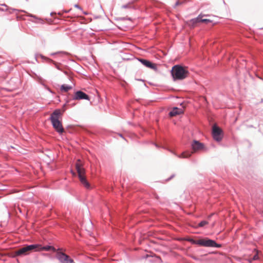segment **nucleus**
I'll return each instance as SVG.
<instances>
[{"mask_svg": "<svg viewBox=\"0 0 263 263\" xmlns=\"http://www.w3.org/2000/svg\"><path fill=\"white\" fill-rule=\"evenodd\" d=\"M123 8H128V6H127V5H124V6H123Z\"/></svg>", "mask_w": 263, "mask_h": 263, "instance_id": "obj_22", "label": "nucleus"}, {"mask_svg": "<svg viewBox=\"0 0 263 263\" xmlns=\"http://www.w3.org/2000/svg\"><path fill=\"white\" fill-rule=\"evenodd\" d=\"M73 100H89V96L84 92L79 90L76 91L72 97Z\"/></svg>", "mask_w": 263, "mask_h": 263, "instance_id": "obj_8", "label": "nucleus"}, {"mask_svg": "<svg viewBox=\"0 0 263 263\" xmlns=\"http://www.w3.org/2000/svg\"><path fill=\"white\" fill-rule=\"evenodd\" d=\"M138 60L146 67H148L151 69H155L156 68L155 65L148 60L143 59H138Z\"/></svg>", "mask_w": 263, "mask_h": 263, "instance_id": "obj_11", "label": "nucleus"}, {"mask_svg": "<svg viewBox=\"0 0 263 263\" xmlns=\"http://www.w3.org/2000/svg\"><path fill=\"white\" fill-rule=\"evenodd\" d=\"M174 176V175H172L170 178L168 179V180H169L170 179H171V178H172Z\"/></svg>", "mask_w": 263, "mask_h": 263, "instance_id": "obj_23", "label": "nucleus"}, {"mask_svg": "<svg viewBox=\"0 0 263 263\" xmlns=\"http://www.w3.org/2000/svg\"><path fill=\"white\" fill-rule=\"evenodd\" d=\"M71 173H72L73 174H74V173H73L72 171H71Z\"/></svg>", "mask_w": 263, "mask_h": 263, "instance_id": "obj_25", "label": "nucleus"}, {"mask_svg": "<svg viewBox=\"0 0 263 263\" xmlns=\"http://www.w3.org/2000/svg\"><path fill=\"white\" fill-rule=\"evenodd\" d=\"M57 258L61 263H74L72 259L62 252H58L57 254Z\"/></svg>", "mask_w": 263, "mask_h": 263, "instance_id": "obj_7", "label": "nucleus"}, {"mask_svg": "<svg viewBox=\"0 0 263 263\" xmlns=\"http://www.w3.org/2000/svg\"><path fill=\"white\" fill-rule=\"evenodd\" d=\"M171 73L175 80H183L187 77L188 71L182 66L176 65L173 67Z\"/></svg>", "mask_w": 263, "mask_h": 263, "instance_id": "obj_2", "label": "nucleus"}, {"mask_svg": "<svg viewBox=\"0 0 263 263\" xmlns=\"http://www.w3.org/2000/svg\"><path fill=\"white\" fill-rule=\"evenodd\" d=\"M198 245L205 247L220 248L221 245L217 243L215 241L208 238L199 239Z\"/></svg>", "mask_w": 263, "mask_h": 263, "instance_id": "obj_5", "label": "nucleus"}, {"mask_svg": "<svg viewBox=\"0 0 263 263\" xmlns=\"http://www.w3.org/2000/svg\"><path fill=\"white\" fill-rule=\"evenodd\" d=\"M181 3L179 1H177L175 4V7L180 5Z\"/></svg>", "mask_w": 263, "mask_h": 263, "instance_id": "obj_21", "label": "nucleus"}, {"mask_svg": "<svg viewBox=\"0 0 263 263\" xmlns=\"http://www.w3.org/2000/svg\"><path fill=\"white\" fill-rule=\"evenodd\" d=\"M66 53V52H65L59 51V52H57L52 53L50 54L51 55H54L62 54L63 53Z\"/></svg>", "mask_w": 263, "mask_h": 263, "instance_id": "obj_19", "label": "nucleus"}, {"mask_svg": "<svg viewBox=\"0 0 263 263\" xmlns=\"http://www.w3.org/2000/svg\"><path fill=\"white\" fill-rule=\"evenodd\" d=\"M183 112V110L181 108L177 107H174L173 109L170 112L169 115L171 117L175 116L177 115H180Z\"/></svg>", "mask_w": 263, "mask_h": 263, "instance_id": "obj_13", "label": "nucleus"}, {"mask_svg": "<svg viewBox=\"0 0 263 263\" xmlns=\"http://www.w3.org/2000/svg\"><path fill=\"white\" fill-rule=\"evenodd\" d=\"M61 115L60 110L56 109L51 114L50 117V120L53 128L60 134H61L64 132V128L62 123L59 119Z\"/></svg>", "mask_w": 263, "mask_h": 263, "instance_id": "obj_1", "label": "nucleus"}, {"mask_svg": "<svg viewBox=\"0 0 263 263\" xmlns=\"http://www.w3.org/2000/svg\"><path fill=\"white\" fill-rule=\"evenodd\" d=\"M212 135L215 140L219 142L222 139V131L219 127L214 125L213 127Z\"/></svg>", "mask_w": 263, "mask_h": 263, "instance_id": "obj_6", "label": "nucleus"}, {"mask_svg": "<svg viewBox=\"0 0 263 263\" xmlns=\"http://www.w3.org/2000/svg\"><path fill=\"white\" fill-rule=\"evenodd\" d=\"M133 56L132 55H125L124 57H122V59L124 60H129L132 59Z\"/></svg>", "mask_w": 263, "mask_h": 263, "instance_id": "obj_16", "label": "nucleus"}, {"mask_svg": "<svg viewBox=\"0 0 263 263\" xmlns=\"http://www.w3.org/2000/svg\"><path fill=\"white\" fill-rule=\"evenodd\" d=\"M258 258H259L258 257V254L257 253V254H256L255 255H254V256L253 257L252 259L253 260H257L258 259Z\"/></svg>", "mask_w": 263, "mask_h": 263, "instance_id": "obj_20", "label": "nucleus"}, {"mask_svg": "<svg viewBox=\"0 0 263 263\" xmlns=\"http://www.w3.org/2000/svg\"><path fill=\"white\" fill-rule=\"evenodd\" d=\"M36 245L39 246V247L35 249V251H41L43 250L45 251H49L50 250H53V251H55V249L54 247L50 246H47L45 247H42V246L40 244H36Z\"/></svg>", "mask_w": 263, "mask_h": 263, "instance_id": "obj_12", "label": "nucleus"}, {"mask_svg": "<svg viewBox=\"0 0 263 263\" xmlns=\"http://www.w3.org/2000/svg\"><path fill=\"white\" fill-rule=\"evenodd\" d=\"M208 223V222L206 221L203 220V221H201L200 223H199L198 226L199 227H202L204 226L205 225L207 224Z\"/></svg>", "mask_w": 263, "mask_h": 263, "instance_id": "obj_18", "label": "nucleus"}, {"mask_svg": "<svg viewBox=\"0 0 263 263\" xmlns=\"http://www.w3.org/2000/svg\"><path fill=\"white\" fill-rule=\"evenodd\" d=\"M72 89V86L66 84H63L61 87V89L65 92L68 91L69 90Z\"/></svg>", "mask_w": 263, "mask_h": 263, "instance_id": "obj_14", "label": "nucleus"}, {"mask_svg": "<svg viewBox=\"0 0 263 263\" xmlns=\"http://www.w3.org/2000/svg\"><path fill=\"white\" fill-rule=\"evenodd\" d=\"M208 15H204L203 14H200L196 18L193 19L192 20L193 22L194 23H208L212 22V21L209 19H205V18H202L203 16H207Z\"/></svg>", "mask_w": 263, "mask_h": 263, "instance_id": "obj_10", "label": "nucleus"}, {"mask_svg": "<svg viewBox=\"0 0 263 263\" xmlns=\"http://www.w3.org/2000/svg\"><path fill=\"white\" fill-rule=\"evenodd\" d=\"M38 247L39 246L35 244L28 245L17 250L15 254L16 255H27L30 251H35V249Z\"/></svg>", "mask_w": 263, "mask_h": 263, "instance_id": "obj_4", "label": "nucleus"}, {"mask_svg": "<svg viewBox=\"0 0 263 263\" xmlns=\"http://www.w3.org/2000/svg\"><path fill=\"white\" fill-rule=\"evenodd\" d=\"M76 7H77L79 8V6H78V5H76Z\"/></svg>", "mask_w": 263, "mask_h": 263, "instance_id": "obj_24", "label": "nucleus"}, {"mask_svg": "<svg viewBox=\"0 0 263 263\" xmlns=\"http://www.w3.org/2000/svg\"><path fill=\"white\" fill-rule=\"evenodd\" d=\"M192 148L194 152L203 150L204 148V144L198 141L194 140L192 144Z\"/></svg>", "mask_w": 263, "mask_h": 263, "instance_id": "obj_9", "label": "nucleus"}, {"mask_svg": "<svg viewBox=\"0 0 263 263\" xmlns=\"http://www.w3.org/2000/svg\"><path fill=\"white\" fill-rule=\"evenodd\" d=\"M76 168L78 174L79 178L82 184L86 189H90V185L87 181L84 174L85 173L84 168L82 166V164L80 159L77 160L76 163Z\"/></svg>", "mask_w": 263, "mask_h": 263, "instance_id": "obj_3", "label": "nucleus"}, {"mask_svg": "<svg viewBox=\"0 0 263 263\" xmlns=\"http://www.w3.org/2000/svg\"><path fill=\"white\" fill-rule=\"evenodd\" d=\"M192 244H194V245H198V242H199V239L198 240H194L193 239H189L188 240Z\"/></svg>", "mask_w": 263, "mask_h": 263, "instance_id": "obj_17", "label": "nucleus"}, {"mask_svg": "<svg viewBox=\"0 0 263 263\" xmlns=\"http://www.w3.org/2000/svg\"><path fill=\"white\" fill-rule=\"evenodd\" d=\"M191 156V153L190 152H184L182 153L180 155L178 156L179 158H186L190 157Z\"/></svg>", "mask_w": 263, "mask_h": 263, "instance_id": "obj_15", "label": "nucleus"}]
</instances>
